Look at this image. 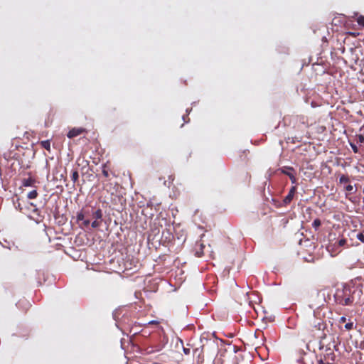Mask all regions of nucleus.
<instances>
[{
    "mask_svg": "<svg viewBox=\"0 0 364 364\" xmlns=\"http://www.w3.org/2000/svg\"><path fill=\"white\" fill-rule=\"evenodd\" d=\"M363 294L360 284H337L333 296H361Z\"/></svg>",
    "mask_w": 364,
    "mask_h": 364,
    "instance_id": "1",
    "label": "nucleus"
},
{
    "mask_svg": "<svg viewBox=\"0 0 364 364\" xmlns=\"http://www.w3.org/2000/svg\"><path fill=\"white\" fill-rule=\"evenodd\" d=\"M314 311L312 316H310L306 321L307 326L312 331L314 329L321 330L323 326V316L321 315V312L318 309Z\"/></svg>",
    "mask_w": 364,
    "mask_h": 364,
    "instance_id": "2",
    "label": "nucleus"
},
{
    "mask_svg": "<svg viewBox=\"0 0 364 364\" xmlns=\"http://www.w3.org/2000/svg\"><path fill=\"white\" fill-rule=\"evenodd\" d=\"M282 173L289 176L291 182L294 184L296 183L297 179L294 174V168L291 166H284L282 169Z\"/></svg>",
    "mask_w": 364,
    "mask_h": 364,
    "instance_id": "3",
    "label": "nucleus"
},
{
    "mask_svg": "<svg viewBox=\"0 0 364 364\" xmlns=\"http://www.w3.org/2000/svg\"><path fill=\"white\" fill-rule=\"evenodd\" d=\"M296 191V187L295 186H292L291 188V189L289 190L287 196L283 200V203L284 205H287L291 202V200L294 198Z\"/></svg>",
    "mask_w": 364,
    "mask_h": 364,
    "instance_id": "4",
    "label": "nucleus"
},
{
    "mask_svg": "<svg viewBox=\"0 0 364 364\" xmlns=\"http://www.w3.org/2000/svg\"><path fill=\"white\" fill-rule=\"evenodd\" d=\"M84 132H86V130L84 128H73L68 132L67 136L70 139H72L82 134Z\"/></svg>",
    "mask_w": 364,
    "mask_h": 364,
    "instance_id": "5",
    "label": "nucleus"
},
{
    "mask_svg": "<svg viewBox=\"0 0 364 364\" xmlns=\"http://www.w3.org/2000/svg\"><path fill=\"white\" fill-rule=\"evenodd\" d=\"M353 297H346L344 299L343 297H335L336 302L343 305V306H347L350 305L353 303Z\"/></svg>",
    "mask_w": 364,
    "mask_h": 364,
    "instance_id": "6",
    "label": "nucleus"
},
{
    "mask_svg": "<svg viewBox=\"0 0 364 364\" xmlns=\"http://www.w3.org/2000/svg\"><path fill=\"white\" fill-rule=\"evenodd\" d=\"M102 175L105 178H109L110 176V175H112L113 176H115V174L112 171H110L109 165H108L107 163L104 164L102 165Z\"/></svg>",
    "mask_w": 364,
    "mask_h": 364,
    "instance_id": "7",
    "label": "nucleus"
},
{
    "mask_svg": "<svg viewBox=\"0 0 364 364\" xmlns=\"http://www.w3.org/2000/svg\"><path fill=\"white\" fill-rule=\"evenodd\" d=\"M17 306H18V308L23 309V310L26 311L31 306V304L26 300V299L23 297L17 302Z\"/></svg>",
    "mask_w": 364,
    "mask_h": 364,
    "instance_id": "8",
    "label": "nucleus"
},
{
    "mask_svg": "<svg viewBox=\"0 0 364 364\" xmlns=\"http://www.w3.org/2000/svg\"><path fill=\"white\" fill-rule=\"evenodd\" d=\"M255 298H256V300H255L254 302H255V303H257V302L260 303L262 301V297L257 296V297H255ZM245 303L246 304H247L249 306L252 307L256 311L255 306L253 304V301L250 300V297H245Z\"/></svg>",
    "mask_w": 364,
    "mask_h": 364,
    "instance_id": "9",
    "label": "nucleus"
},
{
    "mask_svg": "<svg viewBox=\"0 0 364 364\" xmlns=\"http://www.w3.org/2000/svg\"><path fill=\"white\" fill-rule=\"evenodd\" d=\"M323 358L326 360V363L333 364L335 360V354L333 352H330V353H327L326 355H325L323 356Z\"/></svg>",
    "mask_w": 364,
    "mask_h": 364,
    "instance_id": "10",
    "label": "nucleus"
},
{
    "mask_svg": "<svg viewBox=\"0 0 364 364\" xmlns=\"http://www.w3.org/2000/svg\"><path fill=\"white\" fill-rule=\"evenodd\" d=\"M36 183V180L32 177L25 178L23 180L22 184L25 187L33 186Z\"/></svg>",
    "mask_w": 364,
    "mask_h": 364,
    "instance_id": "11",
    "label": "nucleus"
},
{
    "mask_svg": "<svg viewBox=\"0 0 364 364\" xmlns=\"http://www.w3.org/2000/svg\"><path fill=\"white\" fill-rule=\"evenodd\" d=\"M92 218L96 220H101L102 218V211L101 209L98 208L95 211H94L92 214Z\"/></svg>",
    "mask_w": 364,
    "mask_h": 364,
    "instance_id": "12",
    "label": "nucleus"
},
{
    "mask_svg": "<svg viewBox=\"0 0 364 364\" xmlns=\"http://www.w3.org/2000/svg\"><path fill=\"white\" fill-rule=\"evenodd\" d=\"M41 146L43 149H46L47 151H50V143L49 140H45V141H41Z\"/></svg>",
    "mask_w": 364,
    "mask_h": 364,
    "instance_id": "13",
    "label": "nucleus"
},
{
    "mask_svg": "<svg viewBox=\"0 0 364 364\" xmlns=\"http://www.w3.org/2000/svg\"><path fill=\"white\" fill-rule=\"evenodd\" d=\"M14 205L16 209L18 210L20 212L23 213V208L21 206L20 199L18 198L16 200H14Z\"/></svg>",
    "mask_w": 364,
    "mask_h": 364,
    "instance_id": "14",
    "label": "nucleus"
},
{
    "mask_svg": "<svg viewBox=\"0 0 364 364\" xmlns=\"http://www.w3.org/2000/svg\"><path fill=\"white\" fill-rule=\"evenodd\" d=\"M349 181H350L349 177L347 175H343V174L339 178V183H341V184L347 183L349 182Z\"/></svg>",
    "mask_w": 364,
    "mask_h": 364,
    "instance_id": "15",
    "label": "nucleus"
},
{
    "mask_svg": "<svg viewBox=\"0 0 364 364\" xmlns=\"http://www.w3.org/2000/svg\"><path fill=\"white\" fill-rule=\"evenodd\" d=\"M79 174L77 170H74L72 172L71 179L74 183H76L78 181Z\"/></svg>",
    "mask_w": 364,
    "mask_h": 364,
    "instance_id": "16",
    "label": "nucleus"
},
{
    "mask_svg": "<svg viewBox=\"0 0 364 364\" xmlns=\"http://www.w3.org/2000/svg\"><path fill=\"white\" fill-rule=\"evenodd\" d=\"M38 195V193L37 191L33 190L28 193L27 197L29 199H34V198H37Z\"/></svg>",
    "mask_w": 364,
    "mask_h": 364,
    "instance_id": "17",
    "label": "nucleus"
},
{
    "mask_svg": "<svg viewBox=\"0 0 364 364\" xmlns=\"http://www.w3.org/2000/svg\"><path fill=\"white\" fill-rule=\"evenodd\" d=\"M321 225V222L320 220V219L318 218H316L314 220L313 223H312V227L315 229V230H317Z\"/></svg>",
    "mask_w": 364,
    "mask_h": 364,
    "instance_id": "18",
    "label": "nucleus"
},
{
    "mask_svg": "<svg viewBox=\"0 0 364 364\" xmlns=\"http://www.w3.org/2000/svg\"><path fill=\"white\" fill-rule=\"evenodd\" d=\"M85 218V215L82 211L78 212L77 213V221H82Z\"/></svg>",
    "mask_w": 364,
    "mask_h": 364,
    "instance_id": "19",
    "label": "nucleus"
},
{
    "mask_svg": "<svg viewBox=\"0 0 364 364\" xmlns=\"http://www.w3.org/2000/svg\"><path fill=\"white\" fill-rule=\"evenodd\" d=\"M91 225L93 228H97L101 225V221L95 220Z\"/></svg>",
    "mask_w": 364,
    "mask_h": 364,
    "instance_id": "20",
    "label": "nucleus"
},
{
    "mask_svg": "<svg viewBox=\"0 0 364 364\" xmlns=\"http://www.w3.org/2000/svg\"><path fill=\"white\" fill-rule=\"evenodd\" d=\"M356 237L358 240L364 243V231L359 232Z\"/></svg>",
    "mask_w": 364,
    "mask_h": 364,
    "instance_id": "21",
    "label": "nucleus"
},
{
    "mask_svg": "<svg viewBox=\"0 0 364 364\" xmlns=\"http://www.w3.org/2000/svg\"><path fill=\"white\" fill-rule=\"evenodd\" d=\"M353 328V322H348L345 325V328L348 331L352 330Z\"/></svg>",
    "mask_w": 364,
    "mask_h": 364,
    "instance_id": "22",
    "label": "nucleus"
},
{
    "mask_svg": "<svg viewBox=\"0 0 364 364\" xmlns=\"http://www.w3.org/2000/svg\"><path fill=\"white\" fill-rule=\"evenodd\" d=\"M346 242H347V241H346V239H344V238L341 239V240H338V246H340V247H343V246H344V245H346Z\"/></svg>",
    "mask_w": 364,
    "mask_h": 364,
    "instance_id": "23",
    "label": "nucleus"
},
{
    "mask_svg": "<svg viewBox=\"0 0 364 364\" xmlns=\"http://www.w3.org/2000/svg\"><path fill=\"white\" fill-rule=\"evenodd\" d=\"M350 146L353 151L354 153H358V148L357 147V146L354 144H350Z\"/></svg>",
    "mask_w": 364,
    "mask_h": 364,
    "instance_id": "24",
    "label": "nucleus"
},
{
    "mask_svg": "<svg viewBox=\"0 0 364 364\" xmlns=\"http://www.w3.org/2000/svg\"><path fill=\"white\" fill-rule=\"evenodd\" d=\"M345 189L348 192H352V191L353 190V186L350 184H348L346 186Z\"/></svg>",
    "mask_w": 364,
    "mask_h": 364,
    "instance_id": "25",
    "label": "nucleus"
},
{
    "mask_svg": "<svg viewBox=\"0 0 364 364\" xmlns=\"http://www.w3.org/2000/svg\"><path fill=\"white\" fill-rule=\"evenodd\" d=\"M358 141L360 143L364 142V136H363L362 134L358 135Z\"/></svg>",
    "mask_w": 364,
    "mask_h": 364,
    "instance_id": "26",
    "label": "nucleus"
},
{
    "mask_svg": "<svg viewBox=\"0 0 364 364\" xmlns=\"http://www.w3.org/2000/svg\"><path fill=\"white\" fill-rule=\"evenodd\" d=\"M326 360H325V358H321H321L318 360V364H327V363H326Z\"/></svg>",
    "mask_w": 364,
    "mask_h": 364,
    "instance_id": "27",
    "label": "nucleus"
},
{
    "mask_svg": "<svg viewBox=\"0 0 364 364\" xmlns=\"http://www.w3.org/2000/svg\"><path fill=\"white\" fill-rule=\"evenodd\" d=\"M90 223V220H82V225L85 226V227H87Z\"/></svg>",
    "mask_w": 364,
    "mask_h": 364,
    "instance_id": "28",
    "label": "nucleus"
},
{
    "mask_svg": "<svg viewBox=\"0 0 364 364\" xmlns=\"http://www.w3.org/2000/svg\"><path fill=\"white\" fill-rule=\"evenodd\" d=\"M160 322L159 321H156V320H152V321H150L149 322V324L150 325H157L159 324Z\"/></svg>",
    "mask_w": 364,
    "mask_h": 364,
    "instance_id": "29",
    "label": "nucleus"
},
{
    "mask_svg": "<svg viewBox=\"0 0 364 364\" xmlns=\"http://www.w3.org/2000/svg\"><path fill=\"white\" fill-rule=\"evenodd\" d=\"M183 352L186 355H188L190 353V349L189 348H183Z\"/></svg>",
    "mask_w": 364,
    "mask_h": 364,
    "instance_id": "30",
    "label": "nucleus"
},
{
    "mask_svg": "<svg viewBox=\"0 0 364 364\" xmlns=\"http://www.w3.org/2000/svg\"><path fill=\"white\" fill-rule=\"evenodd\" d=\"M346 317H344V316H342V317L340 318V322H341V323H344V322H346Z\"/></svg>",
    "mask_w": 364,
    "mask_h": 364,
    "instance_id": "31",
    "label": "nucleus"
},
{
    "mask_svg": "<svg viewBox=\"0 0 364 364\" xmlns=\"http://www.w3.org/2000/svg\"><path fill=\"white\" fill-rule=\"evenodd\" d=\"M332 292H327V296H330Z\"/></svg>",
    "mask_w": 364,
    "mask_h": 364,
    "instance_id": "32",
    "label": "nucleus"
},
{
    "mask_svg": "<svg viewBox=\"0 0 364 364\" xmlns=\"http://www.w3.org/2000/svg\"><path fill=\"white\" fill-rule=\"evenodd\" d=\"M197 256L198 257H201V254H198V252H197Z\"/></svg>",
    "mask_w": 364,
    "mask_h": 364,
    "instance_id": "33",
    "label": "nucleus"
}]
</instances>
